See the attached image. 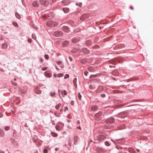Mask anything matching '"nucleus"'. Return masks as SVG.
<instances>
[{
	"label": "nucleus",
	"mask_w": 153,
	"mask_h": 153,
	"mask_svg": "<svg viewBox=\"0 0 153 153\" xmlns=\"http://www.w3.org/2000/svg\"><path fill=\"white\" fill-rule=\"evenodd\" d=\"M126 114L125 112H123L120 114V117L122 118H124L126 116Z\"/></svg>",
	"instance_id": "obj_19"
},
{
	"label": "nucleus",
	"mask_w": 153,
	"mask_h": 153,
	"mask_svg": "<svg viewBox=\"0 0 153 153\" xmlns=\"http://www.w3.org/2000/svg\"><path fill=\"white\" fill-rule=\"evenodd\" d=\"M13 136L14 137V138H16V131H14L13 133Z\"/></svg>",
	"instance_id": "obj_45"
},
{
	"label": "nucleus",
	"mask_w": 153,
	"mask_h": 153,
	"mask_svg": "<svg viewBox=\"0 0 153 153\" xmlns=\"http://www.w3.org/2000/svg\"><path fill=\"white\" fill-rule=\"evenodd\" d=\"M88 73V72L87 71L85 72L84 73L85 75L86 76H87Z\"/></svg>",
	"instance_id": "obj_50"
},
{
	"label": "nucleus",
	"mask_w": 153,
	"mask_h": 153,
	"mask_svg": "<svg viewBox=\"0 0 153 153\" xmlns=\"http://www.w3.org/2000/svg\"><path fill=\"white\" fill-rule=\"evenodd\" d=\"M15 16L18 19H20L21 18V16L17 13H15Z\"/></svg>",
	"instance_id": "obj_26"
},
{
	"label": "nucleus",
	"mask_w": 153,
	"mask_h": 153,
	"mask_svg": "<svg viewBox=\"0 0 153 153\" xmlns=\"http://www.w3.org/2000/svg\"><path fill=\"white\" fill-rule=\"evenodd\" d=\"M68 108L67 106L65 107L64 109V111L65 112L67 110H68Z\"/></svg>",
	"instance_id": "obj_48"
},
{
	"label": "nucleus",
	"mask_w": 153,
	"mask_h": 153,
	"mask_svg": "<svg viewBox=\"0 0 153 153\" xmlns=\"http://www.w3.org/2000/svg\"><path fill=\"white\" fill-rule=\"evenodd\" d=\"M78 137L77 136H75L74 137V143L75 145H76L77 142Z\"/></svg>",
	"instance_id": "obj_18"
},
{
	"label": "nucleus",
	"mask_w": 153,
	"mask_h": 153,
	"mask_svg": "<svg viewBox=\"0 0 153 153\" xmlns=\"http://www.w3.org/2000/svg\"><path fill=\"white\" fill-rule=\"evenodd\" d=\"M82 5V3H80L79 4V7H81Z\"/></svg>",
	"instance_id": "obj_62"
},
{
	"label": "nucleus",
	"mask_w": 153,
	"mask_h": 153,
	"mask_svg": "<svg viewBox=\"0 0 153 153\" xmlns=\"http://www.w3.org/2000/svg\"><path fill=\"white\" fill-rule=\"evenodd\" d=\"M77 51V50L76 49L74 48L71 50V52L73 53H75Z\"/></svg>",
	"instance_id": "obj_30"
},
{
	"label": "nucleus",
	"mask_w": 153,
	"mask_h": 153,
	"mask_svg": "<svg viewBox=\"0 0 153 153\" xmlns=\"http://www.w3.org/2000/svg\"><path fill=\"white\" fill-rule=\"evenodd\" d=\"M63 76V74L60 73L59 74L58 76V77H62Z\"/></svg>",
	"instance_id": "obj_40"
},
{
	"label": "nucleus",
	"mask_w": 153,
	"mask_h": 153,
	"mask_svg": "<svg viewBox=\"0 0 153 153\" xmlns=\"http://www.w3.org/2000/svg\"><path fill=\"white\" fill-rule=\"evenodd\" d=\"M45 75L46 77H51V75L50 74L47 72H45Z\"/></svg>",
	"instance_id": "obj_20"
},
{
	"label": "nucleus",
	"mask_w": 153,
	"mask_h": 153,
	"mask_svg": "<svg viewBox=\"0 0 153 153\" xmlns=\"http://www.w3.org/2000/svg\"><path fill=\"white\" fill-rule=\"evenodd\" d=\"M105 138V137L104 135H99L97 137V140L100 141H102Z\"/></svg>",
	"instance_id": "obj_8"
},
{
	"label": "nucleus",
	"mask_w": 153,
	"mask_h": 153,
	"mask_svg": "<svg viewBox=\"0 0 153 153\" xmlns=\"http://www.w3.org/2000/svg\"><path fill=\"white\" fill-rule=\"evenodd\" d=\"M71 104L72 105H74V101L73 100H71Z\"/></svg>",
	"instance_id": "obj_51"
},
{
	"label": "nucleus",
	"mask_w": 153,
	"mask_h": 153,
	"mask_svg": "<svg viewBox=\"0 0 153 153\" xmlns=\"http://www.w3.org/2000/svg\"><path fill=\"white\" fill-rule=\"evenodd\" d=\"M2 116L3 115L0 112V118L2 117Z\"/></svg>",
	"instance_id": "obj_59"
},
{
	"label": "nucleus",
	"mask_w": 153,
	"mask_h": 153,
	"mask_svg": "<svg viewBox=\"0 0 153 153\" xmlns=\"http://www.w3.org/2000/svg\"><path fill=\"white\" fill-rule=\"evenodd\" d=\"M100 96L102 98H104L105 97V95L104 94H100Z\"/></svg>",
	"instance_id": "obj_43"
},
{
	"label": "nucleus",
	"mask_w": 153,
	"mask_h": 153,
	"mask_svg": "<svg viewBox=\"0 0 153 153\" xmlns=\"http://www.w3.org/2000/svg\"><path fill=\"white\" fill-rule=\"evenodd\" d=\"M68 58H69V60L71 61H72V58L71 57L69 56L68 57Z\"/></svg>",
	"instance_id": "obj_53"
},
{
	"label": "nucleus",
	"mask_w": 153,
	"mask_h": 153,
	"mask_svg": "<svg viewBox=\"0 0 153 153\" xmlns=\"http://www.w3.org/2000/svg\"><path fill=\"white\" fill-rule=\"evenodd\" d=\"M71 42L73 43H76L80 41V38L79 37H76L71 39Z\"/></svg>",
	"instance_id": "obj_6"
},
{
	"label": "nucleus",
	"mask_w": 153,
	"mask_h": 153,
	"mask_svg": "<svg viewBox=\"0 0 153 153\" xmlns=\"http://www.w3.org/2000/svg\"><path fill=\"white\" fill-rule=\"evenodd\" d=\"M39 2L41 4L46 7L49 4L48 0H39Z\"/></svg>",
	"instance_id": "obj_4"
},
{
	"label": "nucleus",
	"mask_w": 153,
	"mask_h": 153,
	"mask_svg": "<svg viewBox=\"0 0 153 153\" xmlns=\"http://www.w3.org/2000/svg\"><path fill=\"white\" fill-rule=\"evenodd\" d=\"M33 153H38V151L36 150H34Z\"/></svg>",
	"instance_id": "obj_57"
},
{
	"label": "nucleus",
	"mask_w": 153,
	"mask_h": 153,
	"mask_svg": "<svg viewBox=\"0 0 153 153\" xmlns=\"http://www.w3.org/2000/svg\"><path fill=\"white\" fill-rule=\"evenodd\" d=\"M55 68L57 70H59V68L56 67V66H55Z\"/></svg>",
	"instance_id": "obj_64"
},
{
	"label": "nucleus",
	"mask_w": 153,
	"mask_h": 153,
	"mask_svg": "<svg viewBox=\"0 0 153 153\" xmlns=\"http://www.w3.org/2000/svg\"><path fill=\"white\" fill-rule=\"evenodd\" d=\"M106 121L107 123H114L115 119L111 117L107 118L106 120Z\"/></svg>",
	"instance_id": "obj_5"
},
{
	"label": "nucleus",
	"mask_w": 153,
	"mask_h": 153,
	"mask_svg": "<svg viewBox=\"0 0 153 153\" xmlns=\"http://www.w3.org/2000/svg\"><path fill=\"white\" fill-rule=\"evenodd\" d=\"M67 2V1L66 0H65L64 1H62V4L63 5H67L68 4Z\"/></svg>",
	"instance_id": "obj_23"
},
{
	"label": "nucleus",
	"mask_w": 153,
	"mask_h": 153,
	"mask_svg": "<svg viewBox=\"0 0 153 153\" xmlns=\"http://www.w3.org/2000/svg\"><path fill=\"white\" fill-rule=\"evenodd\" d=\"M4 135V133L2 130L0 128V136L3 137Z\"/></svg>",
	"instance_id": "obj_22"
},
{
	"label": "nucleus",
	"mask_w": 153,
	"mask_h": 153,
	"mask_svg": "<svg viewBox=\"0 0 153 153\" xmlns=\"http://www.w3.org/2000/svg\"><path fill=\"white\" fill-rule=\"evenodd\" d=\"M53 76L54 77V78H55L57 76V75L56 74L54 73L53 74Z\"/></svg>",
	"instance_id": "obj_58"
},
{
	"label": "nucleus",
	"mask_w": 153,
	"mask_h": 153,
	"mask_svg": "<svg viewBox=\"0 0 153 153\" xmlns=\"http://www.w3.org/2000/svg\"><path fill=\"white\" fill-rule=\"evenodd\" d=\"M68 145L70 146H71L72 145V144L71 143H70V142H68Z\"/></svg>",
	"instance_id": "obj_54"
},
{
	"label": "nucleus",
	"mask_w": 153,
	"mask_h": 153,
	"mask_svg": "<svg viewBox=\"0 0 153 153\" xmlns=\"http://www.w3.org/2000/svg\"><path fill=\"white\" fill-rule=\"evenodd\" d=\"M63 10L65 13H67L69 12V9L68 8L64 7L63 8Z\"/></svg>",
	"instance_id": "obj_17"
},
{
	"label": "nucleus",
	"mask_w": 153,
	"mask_h": 153,
	"mask_svg": "<svg viewBox=\"0 0 153 153\" xmlns=\"http://www.w3.org/2000/svg\"><path fill=\"white\" fill-rule=\"evenodd\" d=\"M61 105V104L60 103H59L58 104L56 105V106L55 108L57 110H59V108L60 107Z\"/></svg>",
	"instance_id": "obj_25"
},
{
	"label": "nucleus",
	"mask_w": 153,
	"mask_h": 153,
	"mask_svg": "<svg viewBox=\"0 0 153 153\" xmlns=\"http://www.w3.org/2000/svg\"><path fill=\"white\" fill-rule=\"evenodd\" d=\"M32 5L33 7H39V2L36 1H35L32 4Z\"/></svg>",
	"instance_id": "obj_11"
},
{
	"label": "nucleus",
	"mask_w": 153,
	"mask_h": 153,
	"mask_svg": "<svg viewBox=\"0 0 153 153\" xmlns=\"http://www.w3.org/2000/svg\"><path fill=\"white\" fill-rule=\"evenodd\" d=\"M49 2H48L50 5H52L53 3L55 2L56 1V0H49Z\"/></svg>",
	"instance_id": "obj_31"
},
{
	"label": "nucleus",
	"mask_w": 153,
	"mask_h": 153,
	"mask_svg": "<svg viewBox=\"0 0 153 153\" xmlns=\"http://www.w3.org/2000/svg\"><path fill=\"white\" fill-rule=\"evenodd\" d=\"M110 114V112L106 111L105 112L103 115L104 116H107L109 115Z\"/></svg>",
	"instance_id": "obj_27"
},
{
	"label": "nucleus",
	"mask_w": 153,
	"mask_h": 153,
	"mask_svg": "<svg viewBox=\"0 0 153 153\" xmlns=\"http://www.w3.org/2000/svg\"><path fill=\"white\" fill-rule=\"evenodd\" d=\"M88 70L91 72H93L95 71V69L94 67L92 66H90L89 67L88 69Z\"/></svg>",
	"instance_id": "obj_13"
},
{
	"label": "nucleus",
	"mask_w": 153,
	"mask_h": 153,
	"mask_svg": "<svg viewBox=\"0 0 153 153\" xmlns=\"http://www.w3.org/2000/svg\"><path fill=\"white\" fill-rule=\"evenodd\" d=\"M53 34L55 37H59L62 36L63 33L62 31L58 30L54 32L53 33Z\"/></svg>",
	"instance_id": "obj_3"
},
{
	"label": "nucleus",
	"mask_w": 153,
	"mask_h": 153,
	"mask_svg": "<svg viewBox=\"0 0 153 153\" xmlns=\"http://www.w3.org/2000/svg\"><path fill=\"white\" fill-rule=\"evenodd\" d=\"M69 42L68 41L65 40L62 42V45L63 47H65L68 46L69 44Z\"/></svg>",
	"instance_id": "obj_10"
},
{
	"label": "nucleus",
	"mask_w": 153,
	"mask_h": 153,
	"mask_svg": "<svg viewBox=\"0 0 153 153\" xmlns=\"http://www.w3.org/2000/svg\"><path fill=\"white\" fill-rule=\"evenodd\" d=\"M87 61V59L86 58L81 59L80 60V62L83 64L85 63Z\"/></svg>",
	"instance_id": "obj_16"
},
{
	"label": "nucleus",
	"mask_w": 153,
	"mask_h": 153,
	"mask_svg": "<svg viewBox=\"0 0 153 153\" xmlns=\"http://www.w3.org/2000/svg\"><path fill=\"white\" fill-rule=\"evenodd\" d=\"M11 82L13 85H17V84L15 82H14L13 81H11Z\"/></svg>",
	"instance_id": "obj_47"
},
{
	"label": "nucleus",
	"mask_w": 153,
	"mask_h": 153,
	"mask_svg": "<svg viewBox=\"0 0 153 153\" xmlns=\"http://www.w3.org/2000/svg\"><path fill=\"white\" fill-rule=\"evenodd\" d=\"M60 67L61 68H63L64 67V65H61L60 66Z\"/></svg>",
	"instance_id": "obj_60"
},
{
	"label": "nucleus",
	"mask_w": 153,
	"mask_h": 153,
	"mask_svg": "<svg viewBox=\"0 0 153 153\" xmlns=\"http://www.w3.org/2000/svg\"><path fill=\"white\" fill-rule=\"evenodd\" d=\"M50 95L51 97H53L56 94V93L55 92H51L50 93Z\"/></svg>",
	"instance_id": "obj_35"
},
{
	"label": "nucleus",
	"mask_w": 153,
	"mask_h": 153,
	"mask_svg": "<svg viewBox=\"0 0 153 153\" xmlns=\"http://www.w3.org/2000/svg\"><path fill=\"white\" fill-rule=\"evenodd\" d=\"M20 91L21 93H24L26 92L27 91V90L26 89H20Z\"/></svg>",
	"instance_id": "obj_24"
},
{
	"label": "nucleus",
	"mask_w": 153,
	"mask_h": 153,
	"mask_svg": "<svg viewBox=\"0 0 153 153\" xmlns=\"http://www.w3.org/2000/svg\"><path fill=\"white\" fill-rule=\"evenodd\" d=\"M32 38L36 40V36L34 34H32Z\"/></svg>",
	"instance_id": "obj_34"
},
{
	"label": "nucleus",
	"mask_w": 153,
	"mask_h": 153,
	"mask_svg": "<svg viewBox=\"0 0 153 153\" xmlns=\"http://www.w3.org/2000/svg\"><path fill=\"white\" fill-rule=\"evenodd\" d=\"M10 141L13 143H14L15 142V140L13 138H10Z\"/></svg>",
	"instance_id": "obj_44"
},
{
	"label": "nucleus",
	"mask_w": 153,
	"mask_h": 153,
	"mask_svg": "<svg viewBox=\"0 0 153 153\" xmlns=\"http://www.w3.org/2000/svg\"><path fill=\"white\" fill-rule=\"evenodd\" d=\"M10 127L9 126H6L4 127V129L6 131H8L10 129Z\"/></svg>",
	"instance_id": "obj_38"
},
{
	"label": "nucleus",
	"mask_w": 153,
	"mask_h": 153,
	"mask_svg": "<svg viewBox=\"0 0 153 153\" xmlns=\"http://www.w3.org/2000/svg\"><path fill=\"white\" fill-rule=\"evenodd\" d=\"M61 94L62 95L64 94L65 96L67 95V93L66 92V91L65 90H64L63 91H62Z\"/></svg>",
	"instance_id": "obj_29"
},
{
	"label": "nucleus",
	"mask_w": 153,
	"mask_h": 153,
	"mask_svg": "<svg viewBox=\"0 0 153 153\" xmlns=\"http://www.w3.org/2000/svg\"><path fill=\"white\" fill-rule=\"evenodd\" d=\"M77 80V78H75L74 79L73 81V84L76 88L77 87V84H76Z\"/></svg>",
	"instance_id": "obj_14"
},
{
	"label": "nucleus",
	"mask_w": 153,
	"mask_h": 153,
	"mask_svg": "<svg viewBox=\"0 0 153 153\" xmlns=\"http://www.w3.org/2000/svg\"><path fill=\"white\" fill-rule=\"evenodd\" d=\"M13 25L16 27H18V24L15 22H12Z\"/></svg>",
	"instance_id": "obj_32"
},
{
	"label": "nucleus",
	"mask_w": 153,
	"mask_h": 153,
	"mask_svg": "<svg viewBox=\"0 0 153 153\" xmlns=\"http://www.w3.org/2000/svg\"><path fill=\"white\" fill-rule=\"evenodd\" d=\"M39 61L41 62H42L43 61V59L41 58H40Z\"/></svg>",
	"instance_id": "obj_55"
},
{
	"label": "nucleus",
	"mask_w": 153,
	"mask_h": 153,
	"mask_svg": "<svg viewBox=\"0 0 153 153\" xmlns=\"http://www.w3.org/2000/svg\"><path fill=\"white\" fill-rule=\"evenodd\" d=\"M45 58L46 59H49L48 55L47 54H45L44 56Z\"/></svg>",
	"instance_id": "obj_41"
},
{
	"label": "nucleus",
	"mask_w": 153,
	"mask_h": 153,
	"mask_svg": "<svg viewBox=\"0 0 153 153\" xmlns=\"http://www.w3.org/2000/svg\"><path fill=\"white\" fill-rule=\"evenodd\" d=\"M105 144L107 146H109L110 145V144L107 141H106L105 142Z\"/></svg>",
	"instance_id": "obj_36"
},
{
	"label": "nucleus",
	"mask_w": 153,
	"mask_h": 153,
	"mask_svg": "<svg viewBox=\"0 0 153 153\" xmlns=\"http://www.w3.org/2000/svg\"><path fill=\"white\" fill-rule=\"evenodd\" d=\"M48 153V150L46 149H45L43 150V153Z\"/></svg>",
	"instance_id": "obj_49"
},
{
	"label": "nucleus",
	"mask_w": 153,
	"mask_h": 153,
	"mask_svg": "<svg viewBox=\"0 0 153 153\" xmlns=\"http://www.w3.org/2000/svg\"><path fill=\"white\" fill-rule=\"evenodd\" d=\"M98 107L96 105L93 106L91 107V110L92 111H95L98 109Z\"/></svg>",
	"instance_id": "obj_15"
},
{
	"label": "nucleus",
	"mask_w": 153,
	"mask_h": 153,
	"mask_svg": "<svg viewBox=\"0 0 153 153\" xmlns=\"http://www.w3.org/2000/svg\"><path fill=\"white\" fill-rule=\"evenodd\" d=\"M36 93L38 94H40L41 93L42 91L40 90H36L35 91Z\"/></svg>",
	"instance_id": "obj_33"
},
{
	"label": "nucleus",
	"mask_w": 153,
	"mask_h": 153,
	"mask_svg": "<svg viewBox=\"0 0 153 153\" xmlns=\"http://www.w3.org/2000/svg\"><path fill=\"white\" fill-rule=\"evenodd\" d=\"M56 63L58 65H61L62 63V62L61 61H58L56 62Z\"/></svg>",
	"instance_id": "obj_42"
},
{
	"label": "nucleus",
	"mask_w": 153,
	"mask_h": 153,
	"mask_svg": "<svg viewBox=\"0 0 153 153\" xmlns=\"http://www.w3.org/2000/svg\"><path fill=\"white\" fill-rule=\"evenodd\" d=\"M46 26L48 27H55L57 26L58 24L55 22H53L51 20L47 21L46 23Z\"/></svg>",
	"instance_id": "obj_1"
},
{
	"label": "nucleus",
	"mask_w": 153,
	"mask_h": 153,
	"mask_svg": "<svg viewBox=\"0 0 153 153\" xmlns=\"http://www.w3.org/2000/svg\"><path fill=\"white\" fill-rule=\"evenodd\" d=\"M61 29L63 31L67 33H68L70 31L69 28L66 26H62Z\"/></svg>",
	"instance_id": "obj_7"
},
{
	"label": "nucleus",
	"mask_w": 153,
	"mask_h": 153,
	"mask_svg": "<svg viewBox=\"0 0 153 153\" xmlns=\"http://www.w3.org/2000/svg\"><path fill=\"white\" fill-rule=\"evenodd\" d=\"M130 8L132 10H133V7L132 6H131L130 7Z\"/></svg>",
	"instance_id": "obj_63"
},
{
	"label": "nucleus",
	"mask_w": 153,
	"mask_h": 153,
	"mask_svg": "<svg viewBox=\"0 0 153 153\" xmlns=\"http://www.w3.org/2000/svg\"><path fill=\"white\" fill-rule=\"evenodd\" d=\"M76 123L77 124H79L80 123V122L79 120H77L76 122Z\"/></svg>",
	"instance_id": "obj_61"
},
{
	"label": "nucleus",
	"mask_w": 153,
	"mask_h": 153,
	"mask_svg": "<svg viewBox=\"0 0 153 153\" xmlns=\"http://www.w3.org/2000/svg\"><path fill=\"white\" fill-rule=\"evenodd\" d=\"M69 76L68 74H66L64 77V78L65 79H66L69 78Z\"/></svg>",
	"instance_id": "obj_39"
},
{
	"label": "nucleus",
	"mask_w": 153,
	"mask_h": 153,
	"mask_svg": "<svg viewBox=\"0 0 153 153\" xmlns=\"http://www.w3.org/2000/svg\"><path fill=\"white\" fill-rule=\"evenodd\" d=\"M102 114L101 111H100L98 113L95 114L94 115L95 120H100L102 119L101 116L102 115Z\"/></svg>",
	"instance_id": "obj_2"
},
{
	"label": "nucleus",
	"mask_w": 153,
	"mask_h": 153,
	"mask_svg": "<svg viewBox=\"0 0 153 153\" xmlns=\"http://www.w3.org/2000/svg\"><path fill=\"white\" fill-rule=\"evenodd\" d=\"M48 68L47 67H45L43 68H42V71H45L47 70V69Z\"/></svg>",
	"instance_id": "obj_46"
},
{
	"label": "nucleus",
	"mask_w": 153,
	"mask_h": 153,
	"mask_svg": "<svg viewBox=\"0 0 153 153\" xmlns=\"http://www.w3.org/2000/svg\"><path fill=\"white\" fill-rule=\"evenodd\" d=\"M28 41L29 43H30L32 41L31 39H28Z\"/></svg>",
	"instance_id": "obj_52"
},
{
	"label": "nucleus",
	"mask_w": 153,
	"mask_h": 153,
	"mask_svg": "<svg viewBox=\"0 0 153 153\" xmlns=\"http://www.w3.org/2000/svg\"><path fill=\"white\" fill-rule=\"evenodd\" d=\"M78 97L79 100H81V99L82 96H81V94H80V93H78Z\"/></svg>",
	"instance_id": "obj_37"
},
{
	"label": "nucleus",
	"mask_w": 153,
	"mask_h": 153,
	"mask_svg": "<svg viewBox=\"0 0 153 153\" xmlns=\"http://www.w3.org/2000/svg\"><path fill=\"white\" fill-rule=\"evenodd\" d=\"M51 134L52 135L53 137H56L57 136V134L56 133L51 132Z\"/></svg>",
	"instance_id": "obj_28"
},
{
	"label": "nucleus",
	"mask_w": 153,
	"mask_h": 153,
	"mask_svg": "<svg viewBox=\"0 0 153 153\" xmlns=\"http://www.w3.org/2000/svg\"><path fill=\"white\" fill-rule=\"evenodd\" d=\"M103 90V88L102 86H100L96 91L97 93H98L102 91Z\"/></svg>",
	"instance_id": "obj_12"
},
{
	"label": "nucleus",
	"mask_w": 153,
	"mask_h": 153,
	"mask_svg": "<svg viewBox=\"0 0 153 153\" xmlns=\"http://www.w3.org/2000/svg\"><path fill=\"white\" fill-rule=\"evenodd\" d=\"M77 129H79L80 130H81V127L80 126H79V127H77Z\"/></svg>",
	"instance_id": "obj_56"
},
{
	"label": "nucleus",
	"mask_w": 153,
	"mask_h": 153,
	"mask_svg": "<svg viewBox=\"0 0 153 153\" xmlns=\"http://www.w3.org/2000/svg\"><path fill=\"white\" fill-rule=\"evenodd\" d=\"M7 46V44L6 43H4L2 44L1 47L3 49L6 48Z\"/></svg>",
	"instance_id": "obj_21"
},
{
	"label": "nucleus",
	"mask_w": 153,
	"mask_h": 153,
	"mask_svg": "<svg viewBox=\"0 0 153 153\" xmlns=\"http://www.w3.org/2000/svg\"><path fill=\"white\" fill-rule=\"evenodd\" d=\"M81 51L86 54H88L90 53L89 51L86 48H83L81 49Z\"/></svg>",
	"instance_id": "obj_9"
}]
</instances>
